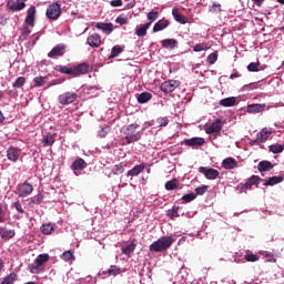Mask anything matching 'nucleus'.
I'll return each instance as SVG.
<instances>
[{"label":"nucleus","instance_id":"680f3d73","mask_svg":"<svg viewBox=\"0 0 284 284\" xmlns=\"http://www.w3.org/2000/svg\"><path fill=\"white\" fill-rule=\"evenodd\" d=\"M115 22L119 23L120 26H128V18L118 17Z\"/></svg>","mask_w":284,"mask_h":284},{"label":"nucleus","instance_id":"f3484780","mask_svg":"<svg viewBox=\"0 0 284 284\" xmlns=\"http://www.w3.org/2000/svg\"><path fill=\"white\" fill-rule=\"evenodd\" d=\"M184 143L189 148H201L202 145H205V139L203 138H192L184 140Z\"/></svg>","mask_w":284,"mask_h":284},{"label":"nucleus","instance_id":"cd10ccee","mask_svg":"<svg viewBox=\"0 0 284 284\" xmlns=\"http://www.w3.org/2000/svg\"><path fill=\"white\" fill-rule=\"evenodd\" d=\"M152 26V22H148L143 24L142 27L138 28L135 30L136 37H145L148 34V30H150V27Z\"/></svg>","mask_w":284,"mask_h":284},{"label":"nucleus","instance_id":"c85d7f7f","mask_svg":"<svg viewBox=\"0 0 284 284\" xmlns=\"http://www.w3.org/2000/svg\"><path fill=\"white\" fill-rule=\"evenodd\" d=\"M14 230H0V236L1 239H3L4 241H10V239H14Z\"/></svg>","mask_w":284,"mask_h":284},{"label":"nucleus","instance_id":"e2e57ef3","mask_svg":"<svg viewBox=\"0 0 284 284\" xmlns=\"http://www.w3.org/2000/svg\"><path fill=\"white\" fill-rule=\"evenodd\" d=\"M111 6L113 8H119V7L123 6V1L122 0H112Z\"/></svg>","mask_w":284,"mask_h":284},{"label":"nucleus","instance_id":"58836bf2","mask_svg":"<svg viewBox=\"0 0 284 284\" xmlns=\"http://www.w3.org/2000/svg\"><path fill=\"white\" fill-rule=\"evenodd\" d=\"M42 234H52V232H54V225L49 223V224H43L41 227H40Z\"/></svg>","mask_w":284,"mask_h":284},{"label":"nucleus","instance_id":"69168bd1","mask_svg":"<svg viewBox=\"0 0 284 284\" xmlns=\"http://www.w3.org/2000/svg\"><path fill=\"white\" fill-rule=\"evenodd\" d=\"M253 3L257 4L258 8H261V6H263V1L265 0H252Z\"/></svg>","mask_w":284,"mask_h":284},{"label":"nucleus","instance_id":"1a4fd4ad","mask_svg":"<svg viewBox=\"0 0 284 284\" xmlns=\"http://www.w3.org/2000/svg\"><path fill=\"white\" fill-rule=\"evenodd\" d=\"M37 17V7L31 6L27 11V17L24 19L26 26L30 28H34V19Z\"/></svg>","mask_w":284,"mask_h":284},{"label":"nucleus","instance_id":"473e14b6","mask_svg":"<svg viewBox=\"0 0 284 284\" xmlns=\"http://www.w3.org/2000/svg\"><path fill=\"white\" fill-rule=\"evenodd\" d=\"M277 183H283V176H272L265 181L264 185H277Z\"/></svg>","mask_w":284,"mask_h":284},{"label":"nucleus","instance_id":"9d476101","mask_svg":"<svg viewBox=\"0 0 284 284\" xmlns=\"http://www.w3.org/2000/svg\"><path fill=\"white\" fill-rule=\"evenodd\" d=\"M31 192H34V186L28 182H24L18 187V196L20 197L30 196Z\"/></svg>","mask_w":284,"mask_h":284},{"label":"nucleus","instance_id":"4c0bfd02","mask_svg":"<svg viewBox=\"0 0 284 284\" xmlns=\"http://www.w3.org/2000/svg\"><path fill=\"white\" fill-rule=\"evenodd\" d=\"M152 99V93L150 92H143L138 97V101L140 103H148Z\"/></svg>","mask_w":284,"mask_h":284},{"label":"nucleus","instance_id":"6ab92c4d","mask_svg":"<svg viewBox=\"0 0 284 284\" xmlns=\"http://www.w3.org/2000/svg\"><path fill=\"white\" fill-rule=\"evenodd\" d=\"M85 168H88V163L85 162V160L79 158L78 160H75L72 165H71V170H73L74 172H79L81 170H85Z\"/></svg>","mask_w":284,"mask_h":284},{"label":"nucleus","instance_id":"f257e3e1","mask_svg":"<svg viewBox=\"0 0 284 284\" xmlns=\"http://www.w3.org/2000/svg\"><path fill=\"white\" fill-rule=\"evenodd\" d=\"M139 130L138 123H132L126 125L125 130L123 131L124 140L126 141V144L130 145L132 143H136L138 141H141V138L143 136V133Z\"/></svg>","mask_w":284,"mask_h":284},{"label":"nucleus","instance_id":"6e6552de","mask_svg":"<svg viewBox=\"0 0 284 284\" xmlns=\"http://www.w3.org/2000/svg\"><path fill=\"white\" fill-rule=\"evenodd\" d=\"M224 123L225 122H223V120H221V119L215 120L211 125H209L205 129L206 134L220 135L221 134V130H223Z\"/></svg>","mask_w":284,"mask_h":284},{"label":"nucleus","instance_id":"bb28decb","mask_svg":"<svg viewBox=\"0 0 284 284\" xmlns=\"http://www.w3.org/2000/svg\"><path fill=\"white\" fill-rule=\"evenodd\" d=\"M274 165L270 161H261L257 165L258 172H270Z\"/></svg>","mask_w":284,"mask_h":284},{"label":"nucleus","instance_id":"8fccbe9b","mask_svg":"<svg viewBox=\"0 0 284 284\" xmlns=\"http://www.w3.org/2000/svg\"><path fill=\"white\" fill-rule=\"evenodd\" d=\"M196 199V193H189L182 196V201H185V203H192Z\"/></svg>","mask_w":284,"mask_h":284},{"label":"nucleus","instance_id":"79ce46f5","mask_svg":"<svg viewBox=\"0 0 284 284\" xmlns=\"http://www.w3.org/2000/svg\"><path fill=\"white\" fill-rule=\"evenodd\" d=\"M29 270L31 274H39V272L43 271V267L40 266L37 262L29 264Z\"/></svg>","mask_w":284,"mask_h":284},{"label":"nucleus","instance_id":"9b49d317","mask_svg":"<svg viewBox=\"0 0 284 284\" xmlns=\"http://www.w3.org/2000/svg\"><path fill=\"white\" fill-rule=\"evenodd\" d=\"M65 44H57L49 53V59H57V57H63L65 54Z\"/></svg>","mask_w":284,"mask_h":284},{"label":"nucleus","instance_id":"49530a36","mask_svg":"<svg viewBox=\"0 0 284 284\" xmlns=\"http://www.w3.org/2000/svg\"><path fill=\"white\" fill-rule=\"evenodd\" d=\"M16 278L17 274L10 273L7 277H4V280L0 284H14Z\"/></svg>","mask_w":284,"mask_h":284},{"label":"nucleus","instance_id":"a19ab883","mask_svg":"<svg viewBox=\"0 0 284 284\" xmlns=\"http://www.w3.org/2000/svg\"><path fill=\"white\" fill-rule=\"evenodd\" d=\"M166 216H169V219H178V216H179V206H173L172 209H169L166 211Z\"/></svg>","mask_w":284,"mask_h":284},{"label":"nucleus","instance_id":"2eb2a0df","mask_svg":"<svg viewBox=\"0 0 284 284\" xmlns=\"http://www.w3.org/2000/svg\"><path fill=\"white\" fill-rule=\"evenodd\" d=\"M19 156H21V150L19 148L10 146L7 150V159L9 161L16 163V161H19Z\"/></svg>","mask_w":284,"mask_h":284},{"label":"nucleus","instance_id":"7ed1b4c3","mask_svg":"<svg viewBox=\"0 0 284 284\" xmlns=\"http://www.w3.org/2000/svg\"><path fill=\"white\" fill-rule=\"evenodd\" d=\"M261 181H263V179H261V176L258 175H252L251 178H248L246 180L245 183H240L236 187V190L240 192V194H247V190H252V187H258Z\"/></svg>","mask_w":284,"mask_h":284},{"label":"nucleus","instance_id":"e433bc0d","mask_svg":"<svg viewBox=\"0 0 284 284\" xmlns=\"http://www.w3.org/2000/svg\"><path fill=\"white\" fill-rule=\"evenodd\" d=\"M109 276H119L121 274V267L116 265H111L110 268L106 271Z\"/></svg>","mask_w":284,"mask_h":284},{"label":"nucleus","instance_id":"c756f323","mask_svg":"<svg viewBox=\"0 0 284 284\" xmlns=\"http://www.w3.org/2000/svg\"><path fill=\"white\" fill-rule=\"evenodd\" d=\"M50 261V255L49 254H40L37 256L36 261L37 264L40 266V267H43L44 263H48Z\"/></svg>","mask_w":284,"mask_h":284},{"label":"nucleus","instance_id":"de8ad7c7","mask_svg":"<svg viewBox=\"0 0 284 284\" xmlns=\"http://www.w3.org/2000/svg\"><path fill=\"white\" fill-rule=\"evenodd\" d=\"M23 85H26V78H23V77H19L16 80V83H13V88H16V89L23 88Z\"/></svg>","mask_w":284,"mask_h":284},{"label":"nucleus","instance_id":"f8f14e48","mask_svg":"<svg viewBox=\"0 0 284 284\" xmlns=\"http://www.w3.org/2000/svg\"><path fill=\"white\" fill-rule=\"evenodd\" d=\"M102 43L99 33H92L87 38V45H90V48H101Z\"/></svg>","mask_w":284,"mask_h":284},{"label":"nucleus","instance_id":"3c124183","mask_svg":"<svg viewBox=\"0 0 284 284\" xmlns=\"http://www.w3.org/2000/svg\"><path fill=\"white\" fill-rule=\"evenodd\" d=\"M194 52H203L205 50H210V47H207V44L205 43H200V44H196L194 48H193Z\"/></svg>","mask_w":284,"mask_h":284},{"label":"nucleus","instance_id":"5701e85b","mask_svg":"<svg viewBox=\"0 0 284 284\" xmlns=\"http://www.w3.org/2000/svg\"><path fill=\"white\" fill-rule=\"evenodd\" d=\"M265 110V104H250L246 108V112L250 114H256L258 112H263Z\"/></svg>","mask_w":284,"mask_h":284},{"label":"nucleus","instance_id":"052dcab7","mask_svg":"<svg viewBox=\"0 0 284 284\" xmlns=\"http://www.w3.org/2000/svg\"><path fill=\"white\" fill-rule=\"evenodd\" d=\"M6 211H3V204H0V223H6Z\"/></svg>","mask_w":284,"mask_h":284},{"label":"nucleus","instance_id":"0e129e2a","mask_svg":"<svg viewBox=\"0 0 284 284\" xmlns=\"http://www.w3.org/2000/svg\"><path fill=\"white\" fill-rule=\"evenodd\" d=\"M41 201H43V195L38 194L36 196V199L31 201V203H37V205H39V203H41Z\"/></svg>","mask_w":284,"mask_h":284},{"label":"nucleus","instance_id":"f704fd0d","mask_svg":"<svg viewBox=\"0 0 284 284\" xmlns=\"http://www.w3.org/2000/svg\"><path fill=\"white\" fill-rule=\"evenodd\" d=\"M112 172L115 175L123 174V172H125V163L121 162L120 164H115Z\"/></svg>","mask_w":284,"mask_h":284},{"label":"nucleus","instance_id":"ddd939ff","mask_svg":"<svg viewBox=\"0 0 284 284\" xmlns=\"http://www.w3.org/2000/svg\"><path fill=\"white\" fill-rule=\"evenodd\" d=\"M7 8H9L11 12H19L20 10H23V8H26V2L23 0H9L7 3Z\"/></svg>","mask_w":284,"mask_h":284},{"label":"nucleus","instance_id":"7c9ffc66","mask_svg":"<svg viewBox=\"0 0 284 284\" xmlns=\"http://www.w3.org/2000/svg\"><path fill=\"white\" fill-rule=\"evenodd\" d=\"M54 141H55L54 135H52L50 133L44 135L43 139H42V143H43L44 148H48L50 145H54Z\"/></svg>","mask_w":284,"mask_h":284},{"label":"nucleus","instance_id":"dca6fc26","mask_svg":"<svg viewBox=\"0 0 284 284\" xmlns=\"http://www.w3.org/2000/svg\"><path fill=\"white\" fill-rule=\"evenodd\" d=\"M270 136H272V131L267 130V128H264L257 133L255 143H265Z\"/></svg>","mask_w":284,"mask_h":284},{"label":"nucleus","instance_id":"c03bdc74","mask_svg":"<svg viewBox=\"0 0 284 284\" xmlns=\"http://www.w3.org/2000/svg\"><path fill=\"white\" fill-rule=\"evenodd\" d=\"M245 261H247V263H256V261H258V255L254 254V253H246L244 255Z\"/></svg>","mask_w":284,"mask_h":284},{"label":"nucleus","instance_id":"4468645a","mask_svg":"<svg viewBox=\"0 0 284 284\" xmlns=\"http://www.w3.org/2000/svg\"><path fill=\"white\" fill-rule=\"evenodd\" d=\"M90 71V64L87 62L80 63L78 67L72 69V77H81V74H88Z\"/></svg>","mask_w":284,"mask_h":284},{"label":"nucleus","instance_id":"20e7f679","mask_svg":"<svg viewBox=\"0 0 284 284\" xmlns=\"http://www.w3.org/2000/svg\"><path fill=\"white\" fill-rule=\"evenodd\" d=\"M77 99H79V94H77L74 92H70V91L64 92L58 97V101H59L60 105H70L72 103H74V101H77Z\"/></svg>","mask_w":284,"mask_h":284},{"label":"nucleus","instance_id":"a878e982","mask_svg":"<svg viewBox=\"0 0 284 284\" xmlns=\"http://www.w3.org/2000/svg\"><path fill=\"white\" fill-rule=\"evenodd\" d=\"M236 103V98L234 97L225 98L220 101V105H222L223 108H234Z\"/></svg>","mask_w":284,"mask_h":284},{"label":"nucleus","instance_id":"864d4df0","mask_svg":"<svg viewBox=\"0 0 284 284\" xmlns=\"http://www.w3.org/2000/svg\"><path fill=\"white\" fill-rule=\"evenodd\" d=\"M43 77H36L33 79V83L36 88H41V85H43L45 83V81L43 80Z\"/></svg>","mask_w":284,"mask_h":284},{"label":"nucleus","instance_id":"72a5a7b5","mask_svg":"<svg viewBox=\"0 0 284 284\" xmlns=\"http://www.w3.org/2000/svg\"><path fill=\"white\" fill-rule=\"evenodd\" d=\"M55 72H61V74H70L72 77V68H68L65 65H57L54 67Z\"/></svg>","mask_w":284,"mask_h":284},{"label":"nucleus","instance_id":"4be33fe9","mask_svg":"<svg viewBox=\"0 0 284 284\" xmlns=\"http://www.w3.org/2000/svg\"><path fill=\"white\" fill-rule=\"evenodd\" d=\"M169 26H170V21L166 19H162L154 24L153 32H161L165 30V28H168Z\"/></svg>","mask_w":284,"mask_h":284},{"label":"nucleus","instance_id":"2f4dec72","mask_svg":"<svg viewBox=\"0 0 284 284\" xmlns=\"http://www.w3.org/2000/svg\"><path fill=\"white\" fill-rule=\"evenodd\" d=\"M134 250H136V243L132 241L129 245L122 248V254H125V256H130V254H132Z\"/></svg>","mask_w":284,"mask_h":284},{"label":"nucleus","instance_id":"37998d69","mask_svg":"<svg viewBox=\"0 0 284 284\" xmlns=\"http://www.w3.org/2000/svg\"><path fill=\"white\" fill-rule=\"evenodd\" d=\"M121 52H123V48H121V45H114L111 50L110 59H114V58L119 57V54H121Z\"/></svg>","mask_w":284,"mask_h":284},{"label":"nucleus","instance_id":"4d7b16f0","mask_svg":"<svg viewBox=\"0 0 284 284\" xmlns=\"http://www.w3.org/2000/svg\"><path fill=\"white\" fill-rule=\"evenodd\" d=\"M13 207L19 212L20 214H24L26 211L23 210V206H21V202L18 200L13 203Z\"/></svg>","mask_w":284,"mask_h":284},{"label":"nucleus","instance_id":"6e6d98bb","mask_svg":"<svg viewBox=\"0 0 284 284\" xmlns=\"http://www.w3.org/2000/svg\"><path fill=\"white\" fill-rule=\"evenodd\" d=\"M210 12H221V3L213 2L212 6L210 7Z\"/></svg>","mask_w":284,"mask_h":284},{"label":"nucleus","instance_id":"13d9d810","mask_svg":"<svg viewBox=\"0 0 284 284\" xmlns=\"http://www.w3.org/2000/svg\"><path fill=\"white\" fill-rule=\"evenodd\" d=\"M207 192V185L199 186L195 189V194H199L200 196H203Z\"/></svg>","mask_w":284,"mask_h":284},{"label":"nucleus","instance_id":"bf43d9fd","mask_svg":"<svg viewBox=\"0 0 284 284\" xmlns=\"http://www.w3.org/2000/svg\"><path fill=\"white\" fill-rule=\"evenodd\" d=\"M156 122H158L160 128H165L169 123V120H168V118H159L156 120Z\"/></svg>","mask_w":284,"mask_h":284},{"label":"nucleus","instance_id":"f03ea898","mask_svg":"<svg viewBox=\"0 0 284 284\" xmlns=\"http://www.w3.org/2000/svg\"><path fill=\"white\" fill-rule=\"evenodd\" d=\"M174 237L172 236H162L155 242H153L150 246L149 250L150 252H165V250H170L172 245H174Z\"/></svg>","mask_w":284,"mask_h":284},{"label":"nucleus","instance_id":"5fc2aeb1","mask_svg":"<svg viewBox=\"0 0 284 284\" xmlns=\"http://www.w3.org/2000/svg\"><path fill=\"white\" fill-rule=\"evenodd\" d=\"M217 59H219V54H216V53H211V54H209V57H207V62H209L211 65H214V63H216Z\"/></svg>","mask_w":284,"mask_h":284},{"label":"nucleus","instance_id":"09e8293b","mask_svg":"<svg viewBox=\"0 0 284 284\" xmlns=\"http://www.w3.org/2000/svg\"><path fill=\"white\" fill-rule=\"evenodd\" d=\"M62 260L63 261H74V253H72V251H65L63 254H62Z\"/></svg>","mask_w":284,"mask_h":284},{"label":"nucleus","instance_id":"ea45409f","mask_svg":"<svg viewBox=\"0 0 284 284\" xmlns=\"http://www.w3.org/2000/svg\"><path fill=\"white\" fill-rule=\"evenodd\" d=\"M268 150L273 154H281V152L284 150V146L282 144H272L268 146Z\"/></svg>","mask_w":284,"mask_h":284},{"label":"nucleus","instance_id":"774afa93","mask_svg":"<svg viewBox=\"0 0 284 284\" xmlns=\"http://www.w3.org/2000/svg\"><path fill=\"white\" fill-rule=\"evenodd\" d=\"M99 134L100 136L104 138L106 136L108 132H105V129H102Z\"/></svg>","mask_w":284,"mask_h":284},{"label":"nucleus","instance_id":"a211bd4d","mask_svg":"<svg viewBox=\"0 0 284 284\" xmlns=\"http://www.w3.org/2000/svg\"><path fill=\"white\" fill-rule=\"evenodd\" d=\"M222 168H224V170H234L239 168V162H236L234 158H226L222 162Z\"/></svg>","mask_w":284,"mask_h":284},{"label":"nucleus","instance_id":"338daca9","mask_svg":"<svg viewBox=\"0 0 284 284\" xmlns=\"http://www.w3.org/2000/svg\"><path fill=\"white\" fill-rule=\"evenodd\" d=\"M239 77H241V73L235 72V73L230 75V79H239Z\"/></svg>","mask_w":284,"mask_h":284},{"label":"nucleus","instance_id":"603ef678","mask_svg":"<svg viewBox=\"0 0 284 284\" xmlns=\"http://www.w3.org/2000/svg\"><path fill=\"white\" fill-rule=\"evenodd\" d=\"M258 65H261L260 62H251V63L247 65L248 72H258Z\"/></svg>","mask_w":284,"mask_h":284},{"label":"nucleus","instance_id":"412c9836","mask_svg":"<svg viewBox=\"0 0 284 284\" xmlns=\"http://www.w3.org/2000/svg\"><path fill=\"white\" fill-rule=\"evenodd\" d=\"M143 170H145V163H141L129 170L126 176H139V174L143 173Z\"/></svg>","mask_w":284,"mask_h":284},{"label":"nucleus","instance_id":"aec40b11","mask_svg":"<svg viewBox=\"0 0 284 284\" xmlns=\"http://www.w3.org/2000/svg\"><path fill=\"white\" fill-rule=\"evenodd\" d=\"M95 28H98V30H102V32H104L105 34H112L114 30V24L99 22L97 23Z\"/></svg>","mask_w":284,"mask_h":284},{"label":"nucleus","instance_id":"a18cd8bd","mask_svg":"<svg viewBox=\"0 0 284 284\" xmlns=\"http://www.w3.org/2000/svg\"><path fill=\"white\" fill-rule=\"evenodd\" d=\"M149 23H154V21H156V19H159V11H150L146 16Z\"/></svg>","mask_w":284,"mask_h":284},{"label":"nucleus","instance_id":"39448f33","mask_svg":"<svg viewBox=\"0 0 284 284\" xmlns=\"http://www.w3.org/2000/svg\"><path fill=\"white\" fill-rule=\"evenodd\" d=\"M48 19H50L51 21H57V19H59V17H61V4L54 2L52 4H50L47 8V12H45Z\"/></svg>","mask_w":284,"mask_h":284},{"label":"nucleus","instance_id":"0eeeda50","mask_svg":"<svg viewBox=\"0 0 284 284\" xmlns=\"http://www.w3.org/2000/svg\"><path fill=\"white\" fill-rule=\"evenodd\" d=\"M199 172L200 174H204L205 179H207L209 181H214L219 179V175L221 174L219 170L205 166L199 168Z\"/></svg>","mask_w":284,"mask_h":284},{"label":"nucleus","instance_id":"393cba45","mask_svg":"<svg viewBox=\"0 0 284 284\" xmlns=\"http://www.w3.org/2000/svg\"><path fill=\"white\" fill-rule=\"evenodd\" d=\"M176 45H179L176 39H165L162 41V48H165L166 50H174Z\"/></svg>","mask_w":284,"mask_h":284},{"label":"nucleus","instance_id":"b1692460","mask_svg":"<svg viewBox=\"0 0 284 284\" xmlns=\"http://www.w3.org/2000/svg\"><path fill=\"white\" fill-rule=\"evenodd\" d=\"M172 14L175 21H178V23H182V26H185V23H187V18H185L183 14H181V12H179L178 8H174L172 10Z\"/></svg>","mask_w":284,"mask_h":284},{"label":"nucleus","instance_id":"c9c22d12","mask_svg":"<svg viewBox=\"0 0 284 284\" xmlns=\"http://www.w3.org/2000/svg\"><path fill=\"white\" fill-rule=\"evenodd\" d=\"M176 187H179V180L176 179L170 180L165 183V190H168L169 192L172 190H176Z\"/></svg>","mask_w":284,"mask_h":284},{"label":"nucleus","instance_id":"423d86ee","mask_svg":"<svg viewBox=\"0 0 284 284\" xmlns=\"http://www.w3.org/2000/svg\"><path fill=\"white\" fill-rule=\"evenodd\" d=\"M181 85V82L179 80H168L161 84V91L164 92V94H171V92H174L176 88Z\"/></svg>","mask_w":284,"mask_h":284}]
</instances>
